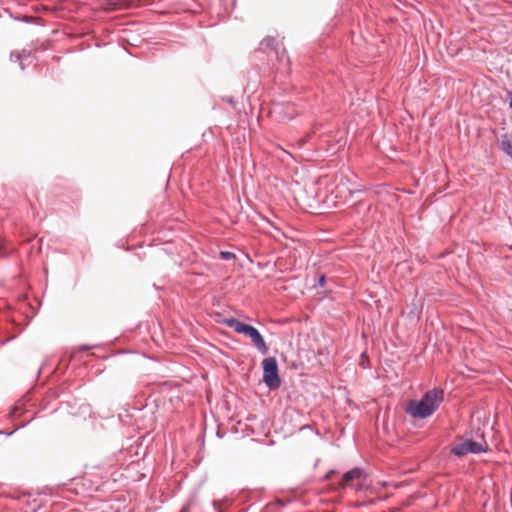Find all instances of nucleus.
I'll use <instances>...</instances> for the list:
<instances>
[{
  "mask_svg": "<svg viewBox=\"0 0 512 512\" xmlns=\"http://www.w3.org/2000/svg\"><path fill=\"white\" fill-rule=\"evenodd\" d=\"M444 392L441 389L428 391L420 401H411L407 413L413 417L425 418L430 416L443 401Z\"/></svg>",
  "mask_w": 512,
  "mask_h": 512,
  "instance_id": "obj_1",
  "label": "nucleus"
},
{
  "mask_svg": "<svg viewBox=\"0 0 512 512\" xmlns=\"http://www.w3.org/2000/svg\"><path fill=\"white\" fill-rule=\"evenodd\" d=\"M263 381L271 389L275 390L280 387L281 380L278 375V365L274 357L265 358L262 362Z\"/></svg>",
  "mask_w": 512,
  "mask_h": 512,
  "instance_id": "obj_2",
  "label": "nucleus"
},
{
  "mask_svg": "<svg viewBox=\"0 0 512 512\" xmlns=\"http://www.w3.org/2000/svg\"><path fill=\"white\" fill-rule=\"evenodd\" d=\"M487 451V444L485 442H478L472 439H465L456 443L451 452L457 456H465L469 453H480Z\"/></svg>",
  "mask_w": 512,
  "mask_h": 512,
  "instance_id": "obj_3",
  "label": "nucleus"
},
{
  "mask_svg": "<svg viewBox=\"0 0 512 512\" xmlns=\"http://www.w3.org/2000/svg\"><path fill=\"white\" fill-rule=\"evenodd\" d=\"M244 335L248 336L251 339L253 345L262 354H266L268 352V346L266 345L264 338L256 328L249 325Z\"/></svg>",
  "mask_w": 512,
  "mask_h": 512,
  "instance_id": "obj_4",
  "label": "nucleus"
},
{
  "mask_svg": "<svg viewBox=\"0 0 512 512\" xmlns=\"http://www.w3.org/2000/svg\"><path fill=\"white\" fill-rule=\"evenodd\" d=\"M361 475H362V470L359 468H354V469L346 472L342 476V478L339 482V487L344 489V488L352 486V482L354 480L359 479L361 477Z\"/></svg>",
  "mask_w": 512,
  "mask_h": 512,
  "instance_id": "obj_5",
  "label": "nucleus"
},
{
  "mask_svg": "<svg viewBox=\"0 0 512 512\" xmlns=\"http://www.w3.org/2000/svg\"><path fill=\"white\" fill-rule=\"evenodd\" d=\"M99 6L104 10H117L128 7V0H98Z\"/></svg>",
  "mask_w": 512,
  "mask_h": 512,
  "instance_id": "obj_6",
  "label": "nucleus"
},
{
  "mask_svg": "<svg viewBox=\"0 0 512 512\" xmlns=\"http://www.w3.org/2000/svg\"><path fill=\"white\" fill-rule=\"evenodd\" d=\"M228 327L234 329L239 334H245L249 325L240 322L235 318H225L222 321Z\"/></svg>",
  "mask_w": 512,
  "mask_h": 512,
  "instance_id": "obj_7",
  "label": "nucleus"
},
{
  "mask_svg": "<svg viewBox=\"0 0 512 512\" xmlns=\"http://www.w3.org/2000/svg\"><path fill=\"white\" fill-rule=\"evenodd\" d=\"M31 57L30 51L23 49L22 51H12L10 54V58L12 61L20 62L21 70H24L25 67L23 65V61L27 60Z\"/></svg>",
  "mask_w": 512,
  "mask_h": 512,
  "instance_id": "obj_8",
  "label": "nucleus"
},
{
  "mask_svg": "<svg viewBox=\"0 0 512 512\" xmlns=\"http://www.w3.org/2000/svg\"><path fill=\"white\" fill-rule=\"evenodd\" d=\"M501 149L512 158V138L504 135L500 141Z\"/></svg>",
  "mask_w": 512,
  "mask_h": 512,
  "instance_id": "obj_9",
  "label": "nucleus"
},
{
  "mask_svg": "<svg viewBox=\"0 0 512 512\" xmlns=\"http://www.w3.org/2000/svg\"><path fill=\"white\" fill-rule=\"evenodd\" d=\"M59 404V402L52 404L51 401L49 400V397H46L44 398V405L42 409L45 410L51 408L52 411H56L59 408Z\"/></svg>",
  "mask_w": 512,
  "mask_h": 512,
  "instance_id": "obj_10",
  "label": "nucleus"
},
{
  "mask_svg": "<svg viewBox=\"0 0 512 512\" xmlns=\"http://www.w3.org/2000/svg\"><path fill=\"white\" fill-rule=\"evenodd\" d=\"M10 251H11V250H8V249L5 247V241H4V240H0V257H3V256L8 255V253H9Z\"/></svg>",
  "mask_w": 512,
  "mask_h": 512,
  "instance_id": "obj_11",
  "label": "nucleus"
},
{
  "mask_svg": "<svg viewBox=\"0 0 512 512\" xmlns=\"http://www.w3.org/2000/svg\"><path fill=\"white\" fill-rule=\"evenodd\" d=\"M24 405V400H20L12 409V416L15 417L17 413L20 411L21 407Z\"/></svg>",
  "mask_w": 512,
  "mask_h": 512,
  "instance_id": "obj_12",
  "label": "nucleus"
},
{
  "mask_svg": "<svg viewBox=\"0 0 512 512\" xmlns=\"http://www.w3.org/2000/svg\"><path fill=\"white\" fill-rule=\"evenodd\" d=\"M220 255H221V258L224 260H230V259L235 258V255L232 252H228V251H222L220 253Z\"/></svg>",
  "mask_w": 512,
  "mask_h": 512,
  "instance_id": "obj_13",
  "label": "nucleus"
},
{
  "mask_svg": "<svg viewBox=\"0 0 512 512\" xmlns=\"http://www.w3.org/2000/svg\"><path fill=\"white\" fill-rule=\"evenodd\" d=\"M273 43H274V39L269 37V38H266L263 40L262 45H264L266 47H272Z\"/></svg>",
  "mask_w": 512,
  "mask_h": 512,
  "instance_id": "obj_14",
  "label": "nucleus"
},
{
  "mask_svg": "<svg viewBox=\"0 0 512 512\" xmlns=\"http://www.w3.org/2000/svg\"><path fill=\"white\" fill-rule=\"evenodd\" d=\"M324 282H325V277L324 276H321L320 280H319V283L321 286L324 285Z\"/></svg>",
  "mask_w": 512,
  "mask_h": 512,
  "instance_id": "obj_15",
  "label": "nucleus"
},
{
  "mask_svg": "<svg viewBox=\"0 0 512 512\" xmlns=\"http://www.w3.org/2000/svg\"><path fill=\"white\" fill-rule=\"evenodd\" d=\"M332 474H334V471H329L326 475V478L329 479Z\"/></svg>",
  "mask_w": 512,
  "mask_h": 512,
  "instance_id": "obj_16",
  "label": "nucleus"
},
{
  "mask_svg": "<svg viewBox=\"0 0 512 512\" xmlns=\"http://www.w3.org/2000/svg\"><path fill=\"white\" fill-rule=\"evenodd\" d=\"M286 109L290 111V110H292V107L290 105H287Z\"/></svg>",
  "mask_w": 512,
  "mask_h": 512,
  "instance_id": "obj_17",
  "label": "nucleus"
},
{
  "mask_svg": "<svg viewBox=\"0 0 512 512\" xmlns=\"http://www.w3.org/2000/svg\"><path fill=\"white\" fill-rule=\"evenodd\" d=\"M288 118H289V119L293 118V114H292V113H289V114H288Z\"/></svg>",
  "mask_w": 512,
  "mask_h": 512,
  "instance_id": "obj_18",
  "label": "nucleus"
},
{
  "mask_svg": "<svg viewBox=\"0 0 512 512\" xmlns=\"http://www.w3.org/2000/svg\"><path fill=\"white\" fill-rule=\"evenodd\" d=\"M510 107H511V109H512V98H511V102H510Z\"/></svg>",
  "mask_w": 512,
  "mask_h": 512,
  "instance_id": "obj_19",
  "label": "nucleus"
}]
</instances>
